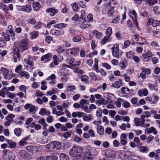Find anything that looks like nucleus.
<instances>
[{
  "mask_svg": "<svg viewBox=\"0 0 160 160\" xmlns=\"http://www.w3.org/2000/svg\"><path fill=\"white\" fill-rule=\"evenodd\" d=\"M15 48L13 50H16L17 51L20 52L27 50L28 48V44L25 39H23L21 41L16 42L14 43Z\"/></svg>",
  "mask_w": 160,
  "mask_h": 160,
  "instance_id": "nucleus-1",
  "label": "nucleus"
},
{
  "mask_svg": "<svg viewBox=\"0 0 160 160\" xmlns=\"http://www.w3.org/2000/svg\"><path fill=\"white\" fill-rule=\"evenodd\" d=\"M82 150L80 147L77 146H73L69 152L70 156L73 157H81Z\"/></svg>",
  "mask_w": 160,
  "mask_h": 160,
  "instance_id": "nucleus-2",
  "label": "nucleus"
},
{
  "mask_svg": "<svg viewBox=\"0 0 160 160\" xmlns=\"http://www.w3.org/2000/svg\"><path fill=\"white\" fill-rule=\"evenodd\" d=\"M2 152L3 160H14L15 159V154L11 152L9 150L4 149Z\"/></svg>",
  "mask_w": 160,
  "mask_h": 160,
  "instance_id": "nucleus-3",
  "label": "nucleus"
},
{
  "mask_svg": "<svg viewBox=\"0 0 160 160\" xmlns=\"http://www.w3.org/2000/svg\"><path fill=\"white\" fill-rule=\"evenodd\" d=\"M0 71L6 79L10 80L13 76L12 72H9L8 69L4 67H2Z\"/></svg>",
  "mask_w": 160,
  "mask_h": 160,
  "instance_id": "nucleus-4",
  "label": "nucleus"
},
{
  "mask_svg": "<svg viewBox=\"0 0 160 160\" xmlns=\"http://www.w3.org/2000/svg\"><path fill=\"white\" fill-rule=\"evenodd\" d=\"M67 67L69 68L70 67L69 66L67 65H62L59 74L60 76H62V77L61 78L62 79L65 80V81H67V77L66 76V74L68 72V70L67 68Z\"/></svg>",
  "mask_w": 160,
  "mask_h": 160,
  "instance_id": "nucleus-5",
  "label": "nucleus"
},
{
  "mask_svg": "<svg viewBox=\"0 0 160 160\" xmlns=\"http://www.w3.org/2000/svg\"><path fill=\"white\" fill-rule=\"evenodd\" d=\"M3 38L6 41H8L10 39V37H12L14 36L15 33L12 30H7L4 33V32H2Z\"/></svg>",
  "mask_w": 160,
  "mask_h": 160,
  "instance_id": "nucleus-6",
  "label": "nucleus"
},
{
  "mask_svg": "<svg viewBox=\"0 0 160 160\" xmlns=\"http://www.w3.org/2000/svg\"><path fill=\"white\" fill-rule=\"evenodd\" d=\"M119 47V44L116 43L114 44L113 45V47L111 48V49L112 50V56L117 58H119L120 57Z\"/></svg>",
  "mask_w": 160,
  "mask_h": 160,
  "instance_id": "nucleus-7",
  "label": "nucleus"
},
{
  "mask_svg": "<svg viewBox=\"0 0 160 160\" xmlns=\"http://www.w3.org/2000/svg\"><path fill=\"white\" fill-rule=\"evenodd\" d=\"M47 146H49V148L54 150L59 149L61 147V144L58 141H53L46 145Z\"/></svg>",
  "mask_w": 160,
  "mask_h": 160,
  "instance_id": "nucleus-8",
  "label": "nucleus"
},
{
  "mask_svg": "<svg viewBox=\"0 0 160 160\" xmlns=\"http://www.w3.org/2000/svg\"><path fill=\"white\" fill-rule=\"evenodd\" d=\"M80 49L78 47L72 48L66 50V53L67 55H70L76 56L79 53Z\"/></svg>",
  "mask_w": 160,
  "mask_h": 160,
  "instance_id": "nucleus-9",
  "label": "nucleus"
},
{
  "mask_svg": "<svg viewBox=\"0 0 160 160\" xmlns=\"http://www.w3.org/2000/svg\"><path fill=\"white\" fill-rule=\"evenodd\" d=\"M16 6L21 8L19 9H18L19 11L25 12L27 13H30L32 10L31 5L28 4L22 6L19 5H17Z\"/></svg>",
  "mask_w": 160,
  "mask_h": 160,
  "instance_id": "nucleus-10",
  "label": "nucleus"
},
{
  "mask_svg": "<svg viewBox=\"0 0 160 160\" xmlns=\"http://www.w3.org/2000/svg\"><path fill=\"white\" fill-rule=\"evenodd\" d=\"M15 115L12 114H8L5 118V119L7 120L4 123V125L6 126H9L11 124V122L14 121L13 118Z\"/></svg>",
  "mask_w": 160,
  "mask_h": 160,
  "instance_id": "nucleus-11",
  "label": "nucleus"
},
{
  "mask_svg": "<svg viewBox=\"0 0 160 160\" xmlns=\"http://www.w3.org/2000/svg\"><path fill=\"white\" fill-rule=\"evenodd\" d=\"M152 54L151 52L149 50L146 53L143 54L142 56V59L145 62L148 61L150 59V58L152 56Z\"/></svg>",
  "mask_w": 160,
  "mask_h": 160,
  "instance_id": "nucleus-12",
  "label": "nucleus"
},
{
  "mask_svg": "<svg viewBox=\"0 0 160 160\" xmlns=\"http://www.w3.org/2000/svg\"><path fill=\"white\" fill-rule=\"evenodd\" d=\"M19 154L20 157L24 160L28 159L29 157V153L24 150H21Z\"/></svg>",
  "mask_w": 160,
  "mask_h": 160,
  "instance_id": "nucleus-13",
  "label": "nucleus"
},
{
  "mask_svg": "<svg viewBox=\"0 0 160 160\" xmlns=\"http://www.w3.org/2000/svg\"><path fill=\"white\" fill-rule=\"evenodd\" d=\"M13 58L14 62H16L18 60L20 61L21 59V55L20 53L17 51L16 50H13Z\"/></svg>",
  "mask_w": 160,
  "mask_h": 160,
  "instance_id": "nucleus-14",
  "label": "nucleus"
},
{
  "mask_svg": "<svg viewBox=\"0 0 160 160\" xmlns=\"http://www.w3.org/2000/svg\"><path fill=\"white\" fill-rule=\"evenodd\" d=\"M50 33L52 35L58 36L63 35L64 34V31L62 30H59L52 29L50 31Z\"/></svg>",
  "mask_w": 160,
  "mask_h": 160,
  "instance_id": "nucleus-15",
  "label": "nucleus"
},
{
  "mask_svg": "<svg viewBox=\"0 0 160 160\" xmlns=\"http://www.w3.org/2000/svg\"><path fill=\"white\" fill-rule=\"evenodd\" d=\"M46 12L47 13H50V15L53 17L58 12V10L55 8H48L46 10Z\"/></svg>",
  "mask_w": 160,
  "mask_h": 160,
  "instance_id": "nucleus-16",
  "label": "nucleus"
},
{
  "mask_svg": "<svg viewBox=\"0 0 160 160\" xmlns=\"http://www.w3.org/2000/svg\"><path fill=\"white\" fill-rule=\"evenodd\" d=\"M122 79L120 78L116 81L111 85V86L115 88H119L122 86Z\"/></svg>",
  "mask_w": 160,
  "mask_h": 160,
  "instance_id": "nucleus-17",
  "label": "nucleus"
},
{
  "mask_svg": "<svg viewBox=\"0 0 160 160\" xmlns=\"http://www.w3.org/2000/svg\"><path fill=\"white\" fill-rule=\"evenodd\" d=\"M120 142L122 145H126L128 143L127 141V136L125 133H122L120 136Z\"/></svg>",
  "mask_w": 160,
  "mask_h": 160,
  "instance_id": "nucleus-18",
  "label": "nucleus"
},
{
  "mask_svg": "<svg viewBox=\"0 0 160 160\" xmlns=\"http://www.w3.org/2000/svg\"><path fill=\"white\" fill-rule=\"evenodd\" d=\"M151 114L150 112L149 111H145L142 114L141 116V120L142 123H144L145 122V120L144 118H148L150 117Z\"/></svg>",
  "mask_w": 160,
  "mask_h": 160,
  "instance_id": "nucleus-19",
  "label": "nucleus"
},
{
  "mask_svg": "<svg viewBox=\"0 0 160 160\" xmlns=\"http://www.w3.org/2000/svg\"><path fill=\"white\" fill-rule=\"evenodd\" d=\"M26 149L29 152L32 153L38 152V148L36 146H28L26 147Z\"/></svg>",
  "mask_w": 160,
  "mask_h": 160,
  "instance_id": "nucleus-20",
  "label": "nucleus"
},
{
  "mask_svg": "<svg viewBox=\"0 0 160 160\" xmlns=\"http://www.w3.org/2000/svg\"><path fill=\"white\" fill-rule=\"evenodd\" d=\"M148 90L146 88L144 89H139L138 92V94L140 96H146L148 94Z\"/></svg>",
  "mask_w": 160,
  "mask_h": 160,
  "instance_id": "nucleus-21",
  "label": "nucleus"
},
{
  "mask_svg": "<svg viewBox=\"0 0 160 160\" xmlns=\"http://www.w3.org/2000/svg\"><path fill=\"white\" fill-rule=\"evenodd\" d=\"M145 132L148 133H150L152 132L154 134L156 135L157 134V131L156 129L153 127L149 128H147L145 129Z\"/></svg>",
  "mask_w": 160,
  "mask_h": 160,
  "instance_id": "nucleus-22",
  "label": "nucleus"
},
{
  "mask_svg": "<svg viewBox=\"0 0 160 160\" xmlns=\"http://www.w3.org/2000/svg\"><path fill=\"white\" fill-rule=\"evenodd\" d=\"M112 40V38L111 37H108L105 36L101 41V44L103 45L105 44L108 42H110Z\"/></svg>",
  "mask_w": 160,
  "mask_h": 160,
  "instance_id": "nucleus-23",
  "label": "nucleus"
},
{
  "mask_svg": "<svg viewBox=\"0 0 160 160\" xmlns=\"http://www.w3.org/2000/svg\"><path fill=\"white\" fill-rule=\"evenodd\" d=\"M52 55L51 53H48L42 57L41 58V61H44L45 60L49 61L52 58Z\"/></svg>",
  "mask_w": 160,
  "mask_h": 160,
  "instance_id": "nucleus-24",
  "label": "nucleus"
},
{
  "mask_svg": "<svg viewBox=\"0 0 160 160\" xmlns=\"http://www.w3.org/2000/svg\"><path fill=\"white\" fill-rule=\"evenodd\" d=\"M121 92L124 96H127L130 94V90L128 88L123 87L121 89Z\"/></svg>",
  "mask_w": 160,
  "mask_h": 160,
  "instance_id": "nucleus-25",
  "label": "nucleus"
},
{
  "mask_svg": "<svg viewBox=\"0 0 160 160\" xmlns=\"http://www.w3.org/2000/svg\"><path fill=\"white\" fill-rule=\"evenodd\" d=\"M114 7H111L108 9L107 12L108 16L109 17H113L115 12Z\"/></svg>",
  "mask_w": 160,
  "mask_h": 160,
  "instance_id": "nucleus-26",
  "label": "nucleus"
},
{
  "mask_svg": "<svg viewBox=\"0 0 160 160\" xmlns=\"http://www.w3.org/2000/svg\"><path fill=\"white\" fill-rule=\"evenodd\" d=\"M112 102L113 101L112 100L109 99L106 100V102H105V105L107 104L106 105V107L108 109L113 108V107L112 104Z\"/></svg>",
  "mask_w": 160,
  "mask_h": 160,
  "instance_id": "nucleus-27",
  "label": "nucleus"
},
{
  "mask_svg": "<svg viewBox=\"0 0 160 160\" xmlns=\"http://www.w3.org/2000/svg\"><path fill=\"white\" fill-rule=\"evenodd\" d=\"M32 4L33 8L35 11L39 10L41 7L40 4L38 2H34Z\"/></svg>",
  "mask_w": 160,
  "mask_h": 160,
  "instance_id": "nucleus-28",
  "label": "nucleus"
},
{
  "mask_svg": "<svg viewBox=\"0 0 160 160\" xmlns=\"http://www.w3.org/2000/svg\"><path fill=\"white\" fill-rule=\"evenodd\" d=\"M148 86L151 90H154L155 91H158V85L157 82L155 83L153 85L151 83H149Z\"/></svg>",
  "mask_w": 160,
  "mask_h": 160,
  "instance_id": "nucleus-29",
  "label": "nucleus"
},
{
  "mask_svg": "<svg viewBox=\"0 0 160 160\" xmlns=\"http://www.w3.org/2000/svg\"><path fill=\"white\" fill-rule=\"evenodd\" d=\"M93 156L91 153H85L83 156V160H92Z\"/></svg>",
  "mask_w": 160,
  "mask_h": 160,
  "instance_id": "nucleus-30",
  "label": "nucleus"
},
{
  "mask_svg": "<svg viewBox=\"0 0 160 160\" xmlns=\"http://www.w3.org/2000/svg\"><path fill=\"white\" fill-rule=\"evenodd\" d=\"M29 139L28 137H27L22 139L19 142V145L20 146H23L27 144V141Z\"/></svg>",
  "mask_w": 160,
  "mask_h": 160,
  "instance_id": "nucleus-31",
  "label": "nucleus"
},
{
  "mask_svg": "<svg viewBox=\"0 0 160 160\" xmlns=\"http://www.w3.org/2000/svg\"><path fill=\"white\" fill-rule=\"evenodd\" d=\"M139 151L143 153H147L149 151V148L145 146H140L139 147Z\"/></svg>",
  "mask_w": 160,
  "mask_h": 160,
  "instance_id": "nucleus-32",
  "label": "nucleus"
},
{
  "mask_svg": "<svg viewBox=\"0 0 160 160\" xmlns=\"http://www.w3.org/2000/svg\"><path fill=\"white\" fill-rule=\"evenodd\" d=\"M30 35L31 36L30 37L31 39H35L38 36L39 32L37 31L32 32H30Z\"/></svg>",
  "mask_w": 160,
  "mask_h": 160,
  "instance_id": "nucleus-33",
  "label": "nucleus"
},
{
  "mask_svg": "<svg viewBox=\"0 0 160 160\" xmlns=\"http://www.w3.org/2000/svg\"><path fill=\"white\" fill-rule=\"evenodd\" d=\"M106 102V100L102 98L96 100L95 103L98 106H99L102 104L105 105Z\"/></svg>",
  "mask_w": 160,
  "mask_h": 160,
  "instance_id": "nucleus-34",
  "label": "nucleus"
},
{
  "mask_svg": "<svg viewBox=\"0 0 160 160\" xmlns=\"http://www.w3.org/2000/svg\"><path fill=\"white\" fill-rule=\"evenodd\" d=\"M104 128L103 126L101 125L98 126L97 128V132L100 135H102L104 134Z\"/></svg>",
  "mask_w": 160,
  "mask_h": 160,
  "instance_id": "nucleus-35",
  "label": "nucleus"
},
{
  "mask_svg": "<svg viewBox=\"0 0 160 160\" xmlns=\"http://www.w3.org/2000/svg\"><path fill=\"white\" fill-rule=\"evenodd\" d=\"M19 75L21 77H25L26 79L29 78V75L27 72L21 71L19 73Z\"/></svg>",
  "mask_w": 160,
  "mask_h": 160,
  "instance_id": "nucleus-36",
  "label": "nucleus"
},
{
  "mask_svg": "<svg viewBox=\"0 0 160 160\" xmlns=\"http://www.w3.org/2000/svg\"><path fill=\"white\" fill-rule=\"evenodd\" d=\"M91 26V25L88 24V22L86 20H84L81 24L80 27L82 29H85Z\"/></svg>",
  "mask_w": 160,
  "mask_h": 160,
  "instance_id": "nucleus-37",
  "label": "nucleus"
},
{
  "mask_svg": "<svg viewBox=\"0 0 160 160\" xmlns=\"http://www.w3.org/2000/svg\"><path fill=\"white\" fill-rule=\"evenodd\" d=\"M37 110V108L32 104L29 109V111L31 114H33L35 113Z\"/></svg>",
  "mask_w": 160,
  "mask_h": 160,
  "instance_id": "nucleus-38",
  "label": "nucleus"
},
{
  "mask_svg": "<svg viewBox=\"0 0 160 160\" xmlns=\"http://www.w3.org/2000/svg\"><path fill=\"white\" fill-rule=\"evenodd\" d=\"M46 160H58L57 156L52 155V156H48L46 158Z\"/></svg>",
  "mask_w": 160,
  "mask_h": 160,
  "instance_id": "nucleus-39",
  "label": "nucleus"
},
{
  "mask_svg": "<svg viewBox=\"0 0 160 160\" xmlns=\"http://www.w3.org/2000/svg\"><path fill=\"white\" fill-rule=\"evenodd\" d=\"M151 98L153 104L156 103L159 99V97L155 94H153Z\"/></svg>",
  "mask_w": 160,
  "mask_h": 160,
  "instance_id": "nucleus-40",
  "label": "nucleus"
},
{
  "mask_svg": "<svg viewBox=\"0 0 160 160\" xmlns=\"http://www.w3.org/2000/svg\"><path fill=\"white\" fill-rule=\"evenodd\" d=\"M81 80L85 82L86 83H88V82L89 77L86 75H83L81 76Z\"/></svg>",
  "mask_w": 160,
  "mask_h": 160,
  "instance_id": "nucleus-41",
  "label": "nucleus"
},
{
  "mask_svg": "<svg viewBox=\"0 0 160 160\" xmlns=\"http://www.w3.org/2000/svg\"><path fill=\"white\" fill-rule=\"evenodd\" d=\"M75 59L73 58L69 57L66 59V62L67 63L72 66Z\"/></svg>",
  "mask_w": 160,
  "mask_h": 160,
  "instance_id": "nucleus-42",
  "label": "nucleus"
},
{
  "mask_svg": "<svg viewBox=\"0 0 160 160\" xmlns=\"http://www.w3.org/2000/svg\"><path fill=\"white\" fill-rule=\"evenodd\" d=\"M112 33V28L111 27H108L106 31V36L108 37H111L110 36L111 35Z\"/></svg>",
  "mask_w": 160,
  "mask_h": 160,
  "instance_id": "nucleus-43",
  "label": "nucleus"
},
{
  "mask_svg": "<svg viewBox=\"0 0 160 160\" xmlns=\"http://www.w3.org/2000/svg\"><path fill=\"white\" fill-rule=\"evenodd\" d=\"M93 34L96 36L97 38L100 39L102 38V33L95 30L94 31Z\"/></svg>",
  "mask_w": 160,
  "mask_h": 160,
  "instance_id": "nucleus-44",
  "label": "nucleus"
},
{
  "mask_svg": "<svg viewBox=\"0 0 160 160\" xmlns=\"http://www.w3.org/2000/svg\"><path fill=\"white\" fill-rule=\"evenodd\" d=\"M8 143L9 145V147L11 148H15L17 145L16 142H12L10 140H8Z\"/></svg>",
  "mask_w": 160,
  "mask_h": 160,
  "instance_id": "nucleus-45",
  "label": "nucleus"
},
{
  "mask_svg": "<svg viewBox=\"0 0 160 160\" xmlns=\"http://www.w3.org/2000/svg\"><path fill=\"white\" fill-rule=\"evenodd\" d=\"M142 71L147 75H149L151 73V70L149 68H146L144 67L142 68Z\"/></svg>",
  "mask_w": 160,
  "mask_h": 160,
  "instance_id": "nucleus-46",
  "label": "nucleus"
},
{
  "mask_svg": "<svg viewBox=\"0 0 160 160\" xmlns=\"http://www.w3.org/2000/svg\"><path fill=\"white\" fill-rule=\"evenodd\" d=\"M141 120V119L138 118H134L135 124L136 126H138L141 125V123H142V121H140Z\"/></svg>",
  "mask_w": 160,
  "mask_h": 160,
  "instance_id": "nucleus-47",
  "label": "nucleus"
},
{
  "mask_svg": "<svg viewBox=\"0 0 160 160\" xmlns=\"http://www.w3.org/2000/svg\"><path fill=\"white\" fill-rule=\"evenodd\" d=\"M21 130L20 128H16L14 130V133L17 136H19L21 134Z\"/></svg>",
  "mask_w": 160,
  "mask_h": 160,
  "instance_id": "nucleus-48",
  "label": "nucleus"
},
{
  "mask_svg": "<svg viewBox=\"0 0 160 160\" xmlns=\"http://www.w3.org/2000/svg\"><path fill=\"white\" fill-rule=\"evenodd\" d=\"M60 160H67L68 159V157L66 154L61 153L60 154Z\"/></svg>",
  "mask_w": 160,
  "mask_h": 160,
  "instance_id": "nucleus-49",
  "label": "nucleus"
},
{
  "mask_svg": "<svg viewBox=\"0 0 160 160\" xmlns=\"http://www.w3.org/2000/svg\"><path fill=\"white\" fill-rule=\"evenodd\" d=\"M131 44V42L129 40H127L125 41L124 43V45L122 48L123 49H125L129 47Z\"/></svg>",
  "mask_w": 160,
  "mask_h": 160,
  "instance_id": "nucleus-50",
  "label": "nucleus"
},
{
  "mask_svg": "<svg viewBox=\"0 0 160 160\" xmlns=\"http://www.w3.org/2000/svg\"><path fill=\"white\" fill-rule=\"evenodd\" d=\"M64 49L61 46H59L56 49L57 52L59 54L62 53L64 52Z\"/></svg>",
  "mask_w": 160,
  "mask_h": 160,
  "instance_id": "nucleus-51",
  "label": "nucleus"
},
{
  "mask_svg": "<svg viewBox=\"0 0 160 160\" xmlns=\"http://www.w3.org/2000/svg\"><path fill=\"white\" fill-rule=\"evenodd\" d=\"M38 142L42 144H44L48 142V140L45 138H41L38 139Z\"/></svg>",
  "mask_w": 160,
  "mask_h": 160,
  "instance_id": "nucleus-52",
  "label": "nucleus"
},
{
  "mask_svg": "<svg viewBox=\"0 0 160 160\" xmlns=\"http://www.w3.org/2000/svg\"><path fill=\"white\" fill-rule=\"evenodd\" d=\"M126 61L125 60H122L120 64V67L122 69H124L126 68Z\"/></svg>",
  "mask_w": 160,
  "mask_h": 160,
  "instance_id": "nucleus-53",
  "label": "nucleus"
},
{
  "mask_svg": "<svg viewBox=\"0 0 160 160\" xmlns=\"http://www.w3.org/2000/svg\"><path fill=\"white\" fill-rule=\"evenodd\" d=\"M102 66L108 70H110L111 68L110 65L106 62L102 63Z\"/></svg>",
  "mask_w": 160,
  "mask_h": 160,
  "instance_id": "nucleus-54",
  "label": "nucleus"
},
{
  "mask_svg": "<svg viewBox=\"0 0 160 160\" xmlns=\"http://www.w3.org/2000/svg\"><path fill=\"white\" fill-rule=\"evenodd\" d=\"M7 95L8 97L11 98L13 99L16 97V94H13L12 93L9 92H8L7 93Z\"/></svg>",
  "mask_w": 160,
  "mask_h": 160,
  "instance_id": "nucleus-55",
  "label": "nucleus"
},
{
  "mask_svg": "<svg viewBox=\"0 0 160 160\" xmlns=\"http://www.w3.org/2000/svg\"><path fill=\"white\" fill-rule=\"evenodd\" d=\"M72 8L73 10L75 11H77L78 9V4L76 2H74L72 4Z\"/></svg>",
  "mask_w": 160,
  "mask_h": 160,
  "instance_id": "nucleus-56",
  "label": "nucleus"
},
{
  "mask_svg": "<svg viewBox=\"0 0 160 160\" xmlns=\"http://www.w3.org/2000/svg\"><path fill=\"white\" fill-rule=\"evenodd\" d=\"M92 119V116L90 115L89 116H85L83 117V119L85 121H89L91 120Z\"/></svg>",
  "mask_w": 160,
  "mask_h": 160,
  "instance_id": "nucleus-57",
  "label": "nucleus"
},
{
  "mask_svg": "<svg viewBox=\"0 0 160 160\" xmlns=\"http://www.w3.org/2000/svg\"><path fill=\"white\" fill-rule=\"evenodd\" d=\"M28 22L31 24L34 25L36 23V21L34 19L31 18L28 19Z\"/></svg>",
  "mask_w": 160,
  "mask_h": 160,
  "instance_id": "nucleus-58",
  "label": "nucleus"
},
{
  "mask_svg": "<svg viewBox=\"0 0 160 160\" xmlns=\"http://www.w3.org/2000/svg\"><path fill=\"white\" fill-rule=\"evenodd\" d=\"M120 16H117L115 18L113 19L112 21V23H117L119 21V18Z\"/></svg>",
  "mask_w": 160,
  "mask_h": 160,
  "instance_id": "nucleus-59",
  "label": "nucleus"
},
{
  "mask_svg": "<svg viewBox=\"0 0 160 160\" xmlns=\"http://www.w3.org/2000/svg\"><path fill=\"white\" fill-rule=\"evenodd\" d=\"M42 22H38L37 24L34 26V28L37 29L41 28L42 27Z\"/></svg>",
  "mask_w": 160,
  "mask_h": 160,
  "instance_id": "nucleus-60",
  "label": "nucleus"
},
{
  "mask_svg": "<svg viewBox=\"0 0 160 160\" xmlns=\"http://www.w3.org/2000/svg\"><path fill=\"white\" fill-rule=\"evenodd\" d=\"M87 19L89 22H92L93 20V17L92 14H89L87 16Z\"/></svg>",
  "mask_w": 160,
  "mask_h": 160,
  "instance_id": "nucleus-61",
  "label": "nucleus"
},
{
  "mask_svg": "<svg viewBox=\"0 0 160 160\" xmlns=\"http://www.w3.org/2000/svg\"><path fill=\"white\" fill-rule=\"evenodd\" d=\"M52 40V37L50 36H47L46 37L45 41L46 42L49 44L51 41Z\"/></svg>",
  "mask_w": 160,
  "mask_h": 160,
  "instance_id": "nucleus-62",
  "label": "nucleus"
},
{
  "mask_svg": "<svg viewBox=\"0 0 160 160\" xmlns=\"http://www.w3.org/2000/svg\"><path fill=\"white\" fill-rule=\"evenodd\" d=\"M154 139V138L153 136L152 135L149 136L147 138V143H150L152 141L153 139Z\"/></svg>",
  "mask_w": 160,
  "mask_h": 160,
  "instance_id": "nucleus-63",
  "label": "nucleus"
},
{
  "mask_svg": "<svg viewBox=\"0 0 160 160\" xmlns=\"http://www.w3.org/2000/svg\"><path fill=\"white\" fill-rule=\"evenodd\" d=\"M81 40V38L78 36L74 37L72 39L73 41L75 42L80 41Z\"/></svg>",
  "mask_w": 160,
  "mask_h": 160,
  "instance_id": "nucleus-64",
  "label": "nucleus"
}]
</instances>
